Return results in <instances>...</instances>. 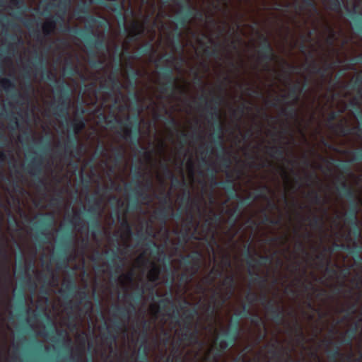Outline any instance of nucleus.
Masks as SVG:
<instances>
[{
  "mask_svg": "<svg viewBox=\"0 0 362 362\" xmlns=\"http://www.w3.org/2000/svg\"><path fill=\"white\" fill-rule=\"evenodd\" d=\"M199 100L205 102V109L208 116L216 124V133L214 134V143L218 146L220 150L217 158L221 161L222 167L228 169L231 164V160L223 145V127L219 121L221 115L218 106L222 102L223 98L220 95L213 98L211 102L214 103V105H211L206 95H201Z\"/></svg>",
  "mask_w": 362,
  "mask_h": 362,
  "instance_id": "f257e3e1",
  "label": "nucleus"
},
{
  "mask_svg": "<svg viewBox=\"0 0 362 362\" xmlns=\"http://www.w3.org/2000/svg\"><path fill=\"white\" fill-rule=\"evenodd\" d=\"M103 117L110 128H114L116 124L124 125L125 128L123 129V134L122 135V139L129 141L132 144L136 146L139 144L140 122L137 117H134L133 118L128 117L125 122L118 119L114 114L111 115L112 118L110 119L104 115H103Z\"/></svg>",
  "mask_w": 362,
  "mask_h": 362,
  "instance_id": "f03ea898",
  "label": "nucleus"
},
{
  "mask_svg": "<svg viewBox=\"0 0 362 362\" xmlns=\"http://www.w3.org/2000/svg\"><path fill=\"white\" fill-rule=\"evenodd\" d=\"M54 94L57 96V105L52 107L53 115L64 120L66 123L69 121L70 91L63 81L54 88Z\"/></svg>",
  "mask_w": 362,
  "mask_h": 362,
  "instance_id": "7ed1b4c3",
  "label": "nucleus"
},
{
  "mask_svg": "<svg viewBox=\"0 0 362 362\" xmlns=\"http://www.w3.org/2000/svg\"><path fill=\"white\" fill-rule=\"evenodd\" d=\"M240 322L239 319H235L230 331L225 333L227 340L216 337L214 341L215 352L211 357L212 362H218V358L233 346L238 340L240 334Z\"/></svg>",
  "mask_w": 362,
  "mask_h": 362,
  "instance_id": "20e7f679",
  "label": "nucleus"
},
{
  "mask_svg": "<svg viewBox=\"0 0 362 362\" xmlns=\"http://www.w3.org/2000/svg\"><path fill=\"white\" fill-rule=\"evenodd\" d=\"M259 39L262 43L260 49L258 51V61L262 64L264 71H271L272 69L270 63L275 61L278 57L267 36L259 34Z\"/></svg>",
  "mask_w": 362,
  "mask_h": 362,
  "instance_id": "39448f33",
  "label": "nucleus"
},
{
  "mask_svg": "<svg viewBox=\"0 0 362 362\" xmlns=\"http://www.w3.org/2000/svg\"><path fill=\"white\" fill-rule=\"evenodd\" d=\"M161 77L166 82L160 84L159 88L160 93H170L173 95L177 90H179L181 93H185L184 88L176 84L177 78L173 76V70L170 66L161 68Z\"/></svg>",
  "mask_w": 362,
  "mask_h": 362,
  "instance_id": "423d86ee",
  "label": "nucleus"
},
{
  "mask_svg": "<svg viewBox=\"0 0 362 362\" xmlns=\"http://www.w3.org/2000/svg\"><path fill=\"white\" fill-rule=\"evenodd\" d=\"M70 4V0H59L57 5L59 8V12L55 16H50V18L42 25V28L45 36H49L53 33L59 20L64 21L67 7Z\"/></svg>",
  "mask_w": 362,
  "mask_h": 362,
  "instance_id": "0eeeda50",
  "label": "nucleus"
},
{
  "mask_svg": "<svg viewBox=\"0 0 362 362\" xmlns=\"http://www.w3.org/2000/svg\"><path fill=\"white\" fill-rule=\"evenodd\" d=\"M71 32L81 37L90 49L95 48L98 50L107 49L104 34L97 33L93 34L94 37H92V35H86L84 30L82 29L73 28Z\"/></svg>",
  "mask_w": 362,
  "mask_h": 362,
  "instance_id": "6e6552de",
  "label": "nucleus"
},
{
  "mask_svg": "<svg viewBox=\"0 0 362 362\" xmlns=\"http://www.w3.org/2000/svg\"><path fill=\"white\" fill-rule=\"evenodd\" d=\"M34 153L35 156L32 158L24 169L28 173L37 178V183L40 187L45 188L46 183L45 180L40 177L42 173L44 156L42 153H38L37 152Z\"/></svg>",
  "mask_w": 362,
  "mask_h": 362,
  "instance_id": "1a4fd4ad",
  "label": "nucleus"
},
{
  "mask_svg": "<svg viewBox=\"0 0 362 362\" xmlns=\"http://www.w3.org/2000/svg\"><path fill=\"white\" fill-rule=\"evenodd\" d=\"M125 187L127 190H131L136 197H141L144 200H149L150 195L148 194V191L152 189L153 182L151 179H147L144 183L138 181L134 188H132L130 184H127Z\"/></svg>",
  "mask_w": 362,
  "mask_h": 362,
  "instance_id": "9d476101",
  "label": "nucleus"
},
{
  "mask_svg": "<svg viewBox=\"0 0 362 362\" xmlns=\"http://www.w3.org/2000/svg\"><path fill=\"white\" fill-rule=\"evenodd\" d=\"M245 298L250 303L257 301L260 302L269 313H272L273 310H274L276 307L279 306L274 300H268L267 296L265 293H263L259 297H258L257 293L249 291L246 295Z\"/></svg>",
  "mask_w": 362,
  "mask_h": 362,
  "instance_id": "9b49d317",
  "label": "nucleus"
},
{
  "mask_svg": "<svg viewBox=\"0 0 362 362\" xmlns=\"http://www.w3.org/2000/svg\"><path fill=\"white\" fill-rule=\"evenodd\" d=\"M201 256L202 255L199 251H194L187 255H181L180 264L183 266L184 270H187V272L191 271V269L195 268L196 264L199 267V269Z\"/></svg>",
  "mask_w": 362,
  "mask_h": 362,
  "instance_id": "f8f14e48",
  "label": "nucleus"
},
{
  "mask_svg": "<svg viewBox=\"0 0 362 362\" xmlns=\"http://www.w3.org/2000/svg\"><path fill=\"white\" fill-rule=\"evenodd\" d=\"M64 248L58 255L57 267L58 268L66 267L69 263V249L72 243V237L70 233H67L63 239Z\"/></svg>",
  "mask_w": 362,
  "mask_h": 362,
  "instance_id": "ddd939ff",
  "label": "nucleus"
},
{
  "mask_svg": "<svg viewBox=\"0 0 362 362\" xmlns=\"http://www.w3.org/2000/svg\"><path fill=\"white\" fill-rule=\"evenodd\" d=\"M171 304L174 308L173 315H170V313H167L168 315L170 316L172 318L176 320V322L179 323L180 322V310H183L186 308L187 305H189L188 301L184 300L183 304L180 305V308L175 306L172 298L170 296L162 298L158 302V308L160 310H165L168 305Z\"/></svg>",
  "mask_w": 362,
  "mask_h": 362,
  "instance_id": "4468645a",
  "label": "nucleus"
},
{
  "mask_svg": "<svg viewBox=\"0 0 362 362\" xmlns=\"http://www.w3.org/2000/svg\"><path fill=\"white\" fill-rule=\"evenodd\" d=\"M245 255L247 257V264L250 267H253V263L257 267L265 266L271 263L272 257L268 255H259L258 259H255L251 254L250 245L245 246Z\"/></svg>",
  "mask_w": 362,
  "mask_h": 362,
  "instance_id": "2eb2a0df",
  "label": "nucleus"
},
{
  "mask_svg": "<svg viewBox=\"0 0 362 362\" xmlns=\"http://www.w3.org/2000/svg\"><path fill=\"white\" fill-rule=\"evenodd\" d=\"M40 335L49 339L52 341H64L68 334L64 329H56L54 324L52 323L51 329L49 331H42L40 332Z\"/></svg>",
  "mask_w": 362,
  "mask_h": 362,
  "instance_id": "dca6fc26",
  "label": "nucleus"
},
{
  "mask_svg": "<svg viewBox=\"0 0 362 362\" xmlns=\"http://www.w3.org/2000/svg\"><path fill=\"white\" fill-rule=\"evenodd\" d=\"M33 66L35 67V71L37 72L39 70H41L42 72V77L49 81H56L57 76L54 73L48 70L45 65V62L43 58L41 56L36 55L35 61L33 62Z\"/></svg>",
  "mask_w": 362,
  "mask_h": 362,
  "instance_id": "f3484780",
  "label": "nucleus"
},
{
  "mask_svg": "<svg viewBox=\"0 0 362 362\" xmlns=\"http://www.w3.org/2000/svg\"><path fill=\"white\" fill-rule=\"evenodd\" d=\"M267 153L273 158L281 159L286 161L289 165L294 166L297 164L296 160H288L285 157V151L281 146H267Z\"/></svg>",
  "mask_w": 362,
  "mask_h": 362,
  "instance_id": "a211bd4d",
  "label": "nucleus"
},
{
  "mask_svg": "<svg viewBox=\"0 0 362 362\" xmlns=\"http://www.w3.org/2000/svg\"><path fill=\"white\" fill-rule=\"evenodd\" d=\"M222 285L227 287L226 295L221 294V305H223L233 295L235 288V279L233 275L226 276L222 282Z\"/></svg>",
  "mask_w": 362,
  "mask_h": 362,
  "instance_id": "6ab92c4d",
  "label": "nucleus"
},
{
  "mask_svg": "<svg viewBox=\"0 0 362 362\" xmlns=\"http://www.w3.org/2000/svg\"><path fill=\"white\" fill-rule=\"evenodd\" d=\"M64 153L66 157L74 158L75 156L73 153L74 150L78 155L80 154V149L78 148L76 137L74 135H71L67 137V139L63 144Z\"/></svg>",
  "mask_w": 362,
  "mask_h": 362,
  "instance_id": "aec40b11",
  "label": "nucleus"
},
{
  "mask_svg": "<svg viewBox=\"0 0 362 362\" xmlns=\"http://www.w3.org/2000/svg\"><path fill=\"white\" fill-rule=\"evenodd\" d=\"M44 218L38 223L37 230L42 236L47 238V232L54 223V217L50 214H41Z\"/></svg>",
  "mask_w": 362,
  "mask_h": 362,
  "instance_id": "412c9836",
  "label": "nucleus"
},
{
  "mask_svg": "<svg viewBox=\"0 0 362 362\" xmlns=\"http://www.w3.org/2000/svg\"><path fill=\"white\" fill-rule=\"evenodd\" d=\"M118 71L119 68L117 67L115 73H112L107 76V79L105 80L104 83L100 86L103 89L112 90L117 88L118 90H120L122 84L117 76Z\"/></svg>",
  "mask_w": 362,
  "mask_h": 362,
  "instance_id": "4be33fe9",
  "label": "nucleus"
},
{
  "mask_svg": "<svg viewBox=\"0 0 362 362\" xmlns=\"http://www.w3.org/2000/svg\"><path fill=\"white\" fill-rule=\"evenodd\" d=\"M337 190L341 197L346 198L349 203L353 202H358L356 200V195L354 190L350 187L345 180H343L340 185L337 187Z\"/></svg>",
  "mask_w": 362,
  "mask_h": 362,
  "instance_id": "5701e85b",
  "label": "nucleus"
},
{
  "mask_svg": "<svg viewBox=\"0 0 362 362\" xmlns=\"http://www.w3.org/2000/svg\"><path fill=\"white\" fill-rule=\"evenodd\" d=\"M211 300L213 304L207 305L206 311L208 315L212 317L216 315L218 307L221 306V293L219 291L214 290L213 295L211 296Z\"/></svg>",
  "mask_w": 362,
  "mask_h": 362,
  "instance_id": "b1692460",
  "label": "nucleus"
},
{
  "mask_svg": "<svg viewBox=\"0 0 362 362\" xmlns=\"http://www.w3.org/2000/svg\"><path fill=\"white\" fill-rule=\"evenodd\" d=\"M110 261V267L111 270L114 269L115 272L118 274L122 270L124 267L123 259L118 255L116 250H112L108 257Z\"/></svg>",
  "mask_w": 362,
  "mask_h": 362,
  "instance_id": "393cba45",
  "label": "nucleus"
},
{
  "mask_svg": "<svg viewBox=\"0 0 362 362\" xmlns=\"http://www.w3.org/2000/svg\"><path fill=\"white\" fill-rule=\"evenodd\" d=\"M136 308L134 304L129 303L128 306H119L116 305L112 310V315L114 317H120L125 320L129 319L130 313L134 311Z\"/></svg>",
  "mask_w": 362,
  "mask_h": 362,
  "instance_id": "a878e982",
  "label": "nucleus"
},
{
  "mask_svg": "<svg viewBox=\"0 0 362 362\" xmlns=\"http://www.w3.org/2000/svg\"><path fill=\"white\" fill-rule=\"evenodd\" d=\"M331 129L337 132L342 136H346L350 134H357L356 129L354 127L351 128L346 124L344 123L342 120L338 122L337 124H332Z\"/></svg>",
  "mask_w": 362,
  "mask_h": 362,
  "instance_id": "bb28decb",
  "label": "nucleus"
},
{
  "mask_svg": "<svg viewBox=\"0 0 362 362\" xmlns=\"http://www.w3.org/2000/svg\"><path fill=\"white\" fill-rule=\"evenodd\" d=\"M198 315V311L196 308L188 309L185 310L182 316L183 329H189L193 328V320Z\"/></svg>",
  "mask_w": 362,
  "mask_h": 362,
  "instance_id": "cd10ccee",
  "label": "nucleus"
},
{
  "mask_svg": "<svg viewBox=\"0 0 362 362\" xmlns=\"http://www.w3.org/2000/svg\"><path fill=\"white\" fill-rule=\"evenodd\" d=\"M216 185H220L228 192L229 199H238L240 196L237 194L234 187V183L232 180L227 179L224 181H219L216 182Z\"/></svg>",
  "mask_w": 362,
  "mask_h": 362,
  "instance_id": "c85d7f7f",
  "label": "nucleus"
},
{
  "mask_svg": "<svg viewBox=\"0 0 362 362\" xmlns=\"http://www.w3.org/2000/svg\"><path fill=\"white\" fill-rule=\"evenodd\" d=\"M358 211V202H353V203H351L349 211L345 215V222L356 225V223L358 221L357 218Z\"/></svg>",
  "mask_w": 362,
  "mask_h": 362,
  "instance_id": "c756f323",
  "label": "nucleus"
},
{
  "mask_svg": "<svg viewBox=\"0 0 362 362\" xmlns=\"http://www.w3.org/2000/svg\"><path fill=\"white\" fill-rule=\"evenodd\" d=\"M303 88H300V83L298 82L291 86L288 95H283L281 98L284 100L286 98H291L293 100V103H298L300 99V94L303 92Z\"/></svg>",
  "mask_w": 362,
  "mask_h": 362,
  "instance_id": "7c9ffc66",
  "label": "nucleus"
},
{
  "mask_svg": "<svg viewBox=\"0 0 362 362\" xmlns=\"http://www.w3.org/2000/svg\"><path fill=\"white\" fill-rule=\"evenodd\" d=\"M86 24L85 26L86 30H84L86 35H93V28L95 25L97 24L98 26H102L104 22L101 20H99L95 16L88 14L86 16Z\"/></svg>",
  "mask_w": 362,
  "mask_h": 362,
  "instance_id": "2f4dec72",
  "label": "nucleus"
},
{
  "mask_svg": "<svg viewBox=\"0 0 362 362\" xmlns=\"http://www.w3.org/2000/svg\"><path fill=\"white\" fill-rule=\"evenodd\" d=\"M176 20L177 23V25L175 28L176 40L177 44L180 45V38L182 37L181 28L187 27L190 21L182 14L177 16Z\"/></svg>",
  "mask_w": 362,
  "mask_h": 362,
  "instance_id": "473e14b6",
  "label": "nucleus"
},
{
  "mask_svg": "<svg viewBox=\"0 0 362 362\" xmlns=\"http://www.w3.org/2000/svg\"><path fill=\"white\" fill-rule=\"evenodd\" d=\"M171 210H173V207L170 204L167 207L160 208L154 212L155 218L165 225L169 218V212Z\"/></svg>",
  "mask_w": 362,
  "mask_h": 362,
  "instance_id": "72a5a7b5",
  "label": "nucleus"
},
{
  "mask_svg": "<svg viewBox=\"0 0 362 362\" xmlns=\"http://www.w3.org/2000/svg\"><path fill=\"white\" fill-rule=\"evenodd\" d=\"M308 68L312 73L320 74L322 77H325L328 70L331 68V65L326 64L325 67H320L317 62L313 59L308 64Z\"/></svg>",
  "mask_w": 362,
  "mask_h": 362,
  "instance_id": "f704fd0d",
  "label": "nucleus"
},
{
  "mask_svg": "<svg viewBox=\"0 0 362 362\" xmlns=\"http://www.w3.org/2000/svg\"><path fill=\"white\" fill-rule=\"evenodd\" d=\"M223 270L220 268L213 267L209 274L204 278V281L207 285L213 284L217 278L222 276Z\"/></svg>",
  "mask_w": 362,
  "mask_h": 362,
  "instance_id": "c9c22d12",
  "label": "nucleus"
},
{
  "mask_svg": "<svg viewBox=\"0 0 362 362\" xmlns=\"http://www.w3.org/2000/svg\"><path fill=\"white\" fill-rule=\"evenodd\" d=\"M349 16L356 21L354 25L356 30L362 35V13L358 12L356 6H354V8L349 11Z\"/></svg>",
  "mask_w": 362,
  "mask_h": 362,
  "instance_id": "e433bc0d",
  "label": "nucleus"
},
{
  "mask_svg": "<svg viewBox=\"0 0 362 362\" xmlns=\"http://www.w3.org/2000/svg\"><path fill=\"white\" fill-rule=\"evenodd\" d=\"M74 136L79 134L86 127L85 119L82 116L75 117L70 124Z\"/></svg>",
  "mask_w": 362,
  "mask_h": 362,
  "instance_id": "4c0bfd02",
  "label": "nucleus"
},
{
  "mask_svg": "<svg viewBox=\"0 0 362 362\" xmlns=\"http://www.w3.org/2000/svg\"><path fill=\"white\" fill-rule=\"evenodd\" d=\"M263 195L264 196V194L262 191L258 192V189H257L256 193L254 195L250 194L249 197H247L245 199H240V198H238L240 199L239 205L235 209H238V210L240 209V213L243 207H244L245 206H248L249 204H250V203L252 202H253L254 200H255L257 198H259L260 196H263Z\"/></svg>",
  "mask_w": 362,
  "mask_h": 362,
  "instance_id": "58836bf2",
  "label": "nucleus"
},
{
  "mask_svg": "<svg viewBox=\"0 0 362 362\" xmlns=\"http://www.w3.org/2000/svg\"><path fill=\"white\" fill-rule=\"evenodd\" d=\"M198 272L199 267L197 264L195 268L194 269H191V271L187 272V270H184V272L180 276V281L182 283L188 284L196 276Z\"/></svg>",
  "mask_w": 362,
  "mask_h": 362,
  "instance_id": "ea45409f",
  "label": "nucleus"
},
{
  "mask_svg": "<svg viewBox=\"0 0 362 362\" xmlns=\"http://www.w3.org/2000/svg\"><path fill=\"white\" fill-rule=\"evenodd\" d=\"M260 191H262L264 194V195L260 196L259 197L264 198L268 201L267 204L270 209H276L277 204L274 201H272L271 199H269L267 195V193L271 192L270 188L267 185H264L258 189V192H260Z\"/></svg>",
  "mask_w": 362,
  "mask_h": 362,
  "instance_id": "a19ab883",
  "label": "nucleus"
},
{
  "mask_svg": "<svg viewBox=\"0 0 362 362\" xmlns=\"http://www.w3.org/2000/svg\"><path fill=\"white\" fill-rule=\"evenodd\" d=\"M160 269L155 264H152V267L148 272V281L152 283H156L159 280L160 276Z\"/></svg>",
  "mask_w": 362,
  "mask_h": 362,
  "instance_id": "79ce46f5",
  "label": "nucleus"
},
{
  "mask_svg": "<svg viewBox=\"0 0 362 362\" xmlns=\"http://www.w3.org/2000/svg\"><path fill=\"white\" fill-rule=\"evenodd\" d=\"M90 4L86 2H82L78 5L75 10V14L78 18L82 16H87L89 14Z\"/></svg>",
  "mask_w": 362,
  "mask_h": 362,
  "instance_id": "37998d69",
  "label": "nucleus"
},
{
  "mask_svg": "<svg viewBox=\"0 0 362 362\" xmlns=\"http://www.w3.org/2000/svg\"><path fill=\"white\" fill-rule=\"evenodd\" d=\"M351 89L356 91L358 98H362V73L357 76L351 84Z\"/></svg>",
  "mask_w": 362,
  "mask_h": 362,
  "instance_id": "c03bdc74",
  "label": "nucleus"
},
{
  "mask_svg": "<svg viewBox=\"0 0 362 362\" xmlns=\"http://www.w3.org/2000/svg\"><path fill=\"white\" fill-rule=\"evenodd\" d=\"M297 103H292L291 105L287 107H283L281 109V115L287 117L293 118L297 115V110L295 108V105Z\"/></svg>",
  "mask_w": 362,
  "mask_h": 362,
  "instance_id": "a18cd8bd",
  "label": "nucleus"
},
{
  "mask_svg": "<svg viewBox=\"0 0 362 362\" xmlns=\"http://www.w3.org/2000/svg\"><path fill=\"white\" fill-rule=\"evenodd\" d=\"M226 214L229 215L228 221L232 227L235 226L238 222V218L240 216V209H227L226 211Z\"/></svg>",
  "mask_w": 362,
  "mask_h": 362,
  "instance_id": "49530a36",
  "label": "nucleus"
},
{
  "mask_svg": "<svg viewBox=\"0 0 362 362\" xmlns=\"http://www.w3.org/2000/svg\"><path fill=\"white\" fill-rule=\"evenodd\" d=\"M144 332H143V330L141 331V346H144V349H143V351H142V355L141 356V358L142 361H145V362H149L148 361V345H147V339H148V335L146 337L144 335Z\"/></svg>",
  "mask_w": 362,
  "mask_h": 362,
  "instance_id": "de8ad7c7",
  "label": "nucleus"
},
{
  "mask_svg": "<svg viewBox=\"0 0 362 362\" xmlns=\"http://www.w3.org/2000/svg\"><path fill=\"white\" fill-rule=\"evenodd\" d=\"M270 313L274 322L277 323H281L284 321V311L279 305L276 307V308L274 310H273L272 313Z\"/></svg>",
  "mask_w": 362,
  "mask_h": 362,
  "instance_id": "09e8293b",
  "label": "nucleus"
},
{
  "mask_svg": "<svg viewBox=\"0 0 362 362\" xmlns=\"http://www.w3.org/2000/svg\"><path fill=\"white\" fill-rule=\"evenodd\" d=\"M78 287L73 279H70L69 281L64 285V287L62 290V293H66L69 295H72L76 293Z\"/></svg>",
  "mask_w": 362,
  "mask_h": 362,
  "instance_id": "8fccbe9b",
  "label": "nucleus"
},
{
  "mask_svg": "<svg viewBox=\"0 0 362 362\" xmlns=\"http://www.w3.org/2000/svg\"><path fill=\"white\" fill-rule=\"evenodd\" d=\"M250 276H252V281L259 284L260 286L264 287L267 282V277L259 274L257 272L249 271Z\"/></svg>",
  "mask_w": 362,
  "mask_h": 362,
  "instance_id": "3c124183",
  "label": "nucleus"
},
{
  "mask_svg": "<svg viewBox=\"0 0 362 362\" xmlns=\"http://www.w3.org/2000/svg\"><path fill=\"white\" fill-rule=\"evenodd\" d=\"M77 295L79 297V300L74 305V308H79L80 305L82 304L83 301H86V305H87L88 307L90 306L91 303L90 301L89 300V296L85 290L78 291Z\"/></svg>",
  "mask_w": 362,
  "mask_h": 362,
  "instance_id": "603ef678",
  "label": "nucleus"
},
{
  "mask_svg": "<svg viewBox=\"0 0 362 362\" xmlns=\"http://www.w3.org/2000/svg\"><path fill=\"white\" fill-rule=\"evenodd\" d=\"M0 86L6 92L13 90L16 88V85L13 81L7 78H3L0 80Z\"/></svg>",
  "mask_w": 362,
  "mask_h": 362,
  "instance_id": "864d4df0",
  "label": "nucleus"
},
{
  "mask_svg": "<svg viewBox=\"0 0 362 362\" xmlns=\"http://www.w3.org/2000/svg\"><path fill=\"white\" fill-rule=\"evenodd\" d=\"M100 223L98 218H94L90 223V230L93 236L101 234Z\"/></svg>",
  "mask_w": 362,
  "mask_h": 362,
  "instance_id": "5fc2aeb1",
  "label": "nucleus"
},
{
  "mask_svg": "<svg viewBox=\"0 0 362 362\" xmlns=\"http://www.w3.org/2000/svg\"><path fill=\"white\" fill-rule=\"evenodd\" d=\"M107 329V332L103 334V338L105 340L106 344L112 347V344H115L117 341V337L116 334H113L109 329Z\"/></svg>",
  "mask_w": 362,
  "mask_h": 362,
  "instance_id": "6e6d98bb",
  "label": "nucleus"
},
{
  "mask_svg": "<svg viewBox=\"0 0 362 362\" xmlns=\"http://www.w3.org/2000/svg\"><path fill=\"white\" fill-rule=\"evenodd\" d=\"M270 346L271 349L269 350V353L274 357L281 358L282 352L279 349V341H276V342L271 344Z\"/></svg>",
  "mask_w": 362,
  "mask_h": 362,
  "instance_id": "4d7b16f0",
  "label": "nucleus"
},
{
  "mask_svg": "<svg viewBox=\"0 0 362 362\" xmlns=\"http://www.w3.org/2000/svg\"><path fill=\"white\" fill-rule=\"evenodd\" d=\"M306 220L310 221V226L313 228H318L322 226V218L317 215H313L312 217L307 216Z\"/></svg>",
  "mask_w": 362,
  "mask_h": 362,
  "instance_id": "13d9d810",
  "label": "nucleus"
},
{
  "mask_svg": "<svg viewBox=\"0 0 362 362\" xmlns=\"http://www.w3.org/2000/svg\"><path fill=\"white\" fill-rule=\"evenodd\" d=\"M131 72L129 74V76L131 78L130 84L133 88H135L136 84V81L138 78L140 76L141 73L139 71L134 69L132 66H130Z\"/></svg>",
  "mask_w": 362,
  "mask_h": 362,
  "instance_id": "bf43d9fd",
  "label": "nucleus"
},
{
  "mask_svg": "<svg viewBox=\"0 0 362 362\" xmlns=\"http://www.w3.org/2000/svg\"><path fill=\"white\" fill-rule=\"evenodd\" d=\"M219 46V44L216 43L215 47L214 49H211L209 47L206 46L204 52L208 57H215L219 55V51L217 47Z\"/></svg>",
  "mask_w": 362,
  "mask_h": 362,
  "instance_id": "052dcab7",
  "label": "nucleus"
},
{
  "mask_svg": "<svg viewBox=\"0 0 362 362\" xmlns=\"http://www.w3.org/2000/svg\"><path fill=\"white\" fill-rule=\"evenodd\" d=\"M358 325L356 324L355 327L351 329L345 333L344 342L347 344H350L353 340V338L356 332Z\"/></svg>",
  "mask_w": 362,
  "mask_h": 362,
  "instance_id": "680f3d73",
  "label": "nucleus"
},
{
  "mask_svg": "<svg viewBox=\"0 0 362 362\" xmlns=\"http://www.w3.org/2000/svg\"><path fill=\"white\" fill-rule=\"evenodd\" d=\"M153 45L150 42L145 43L139 49V55L143 56L149 54L153 51Z\"/></svg>",
  "mask_w": 362,
  "mask_h": 362,
  "instance_id": "e2e57ef3",
  "label": "nucleus"
},
{
  "mask_svg": "<svg viewBox=\"0 0 362 362\" xmlns=\"http://www.w3.org/2000/svg\"><path fill=\"white\" fill-rule=\"evenodd\" d=\"M309 196L314 204H320L322 202V197L318 192L313 190L309 193Z\"/></svg>",
  "mask_w": 362,
  "mask_h": 362,
  "instance_id": "0e129e2a",
  "label": "nucleus"
},
{
  "mask_svg": "<svg viewBox=\"0 0 362 362\" xmlns=\"http://www.w3.org/2000/svg\"><path fill=\"white\" fill-rule=\"evenodd\" d=\"M8 119L10 120V127L12 129H15L16 128L19 127V122L18 118L15 116L13 112H10L8 115Z\"/></svg>",
  "mask_w": 362,
  "mask_h": 362,
  "instance_id": "69168bd1",
  "label": "nucleus"
},
{
  "mask_svg": "<svg viewBox=\"0 0 362 362\" xmlns=\"http://www.w3.org/2000/svg\"><path fill=\"white\" fill-rule=\"evenodd\" d=\"M70 222L75 226H84L83 221L81 218L80 214L78 212H75L70 220Z\"/></svg>",
  "mask_w": 362,
  "mask_h": 362,
  "instance_id": "338daca9",
  "label": "nucleus"
},
{
  "mask_svg": "<svg viewBox=\"0 0 362 362\" xmlns=\"http://www.w3.org/2000/svg\"><path fill=\"white\" fill-rule=\"evenodd\" d=\"M328 356L331 360H333L335 361L338 357L342 356L343 355L340 352L339 346H336L334 349L329 351Z\"/></svg>",
  "mask_w": 362,
  "mask_h": 362,
  "instance_id": "774afa93",
  "label": "nucleus"
}]
</instances>
